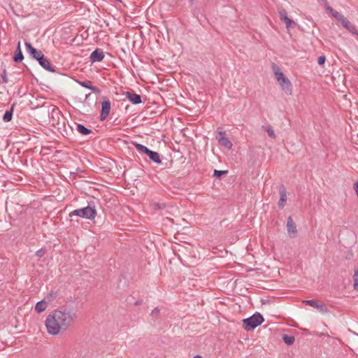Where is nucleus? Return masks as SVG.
<instances>
[{"instance_id":"4","label":"nucleus","mask_w":358,"mask_h":358,"mask_svg":"<svg viewBox=\"0 0 358 358\" xmlns=\"http://www.w3.org/2000/svg\"><path fill=\"white\" fill-rule=\"evenodd\" d=\"M264 321L263 316L258 312L243 320V327L246 331H251L260 326Z\"/></svg>"},{"instance_id":"36","label":"nucleus","mask_w":358,"mask_h":358,"mask_svg":"<svg viewBox=\"0 0 358 358\" xmlns=\"http://www.w3.org/2000/svg\"><path fill=\"white\" fill-rule=\"evenodd\" d=\"M80 85L86 88L90 89V81L82 82L80 83Z\"/></svg>"},{"instance_id":"1","label":"nucleus","mask_w":358,"mask_h":358,"mask_svg":"<svg viewBox=\"0 0 358 358\" xmlns=\"http://www.w3.org/2000/svg\"><path fill=\"white\" fill-rule=\"evenodd\" d=\"M76 320V313L69 310H55L45 321L47 331L52 336L66 331L72 327Z\"/></svg>"},{"instance_id":"31","label":"nucleus","mask_w":358,"mask_h":358,"mask_svg":"<svg viewBox=\"0 0 358 358\" xmlns=\"http://www.w3.org/2000/svg\"><path fill=\"white\" fill-rule=\"evenodd\" d=\"M45 254V250L41 248L36 252V255L38 257H42Z\"/></svg>"},{"instance_id":"25","label":"nucleus","mask_w":358,"mask_h":358,"mask_svg":"<svg viewBox=\"0 0 358 358\" xmlns=\"http://www.w3.org/2000/svg\"><path fill=\"white\" fill-rule=\"evenodd\" d=\"M0 81L3 83H7L8 82V78H7V72L5 69L2 71Z\"/></svg>"},{"instance_id":"38","label":"nucleus","mask_w":358,"mask_h":358,"mask_svg":"<svg viewBox=\"0 0 358 358\" xmlns=\"http://www.w3.org/2000/svg\"><path fill=\"white\" fill-rule=\"evenodd\" d=\"M93 34L95 35V36L93 37V40L95 41L96 43H97L98 34L96 32H94Z\"/></svg>"},{"instance_id":"8","label":"nucleus","mask_w":358,"mask_h":358,"mask_svg":"<svg viewBox=\"0 0 358 358\" xmlns=\"http://www.w3.org/2000/svg\"><path fill=\"white\" fill-rule=\"evenodd\" d=\"M105 52L101 48H96L91 52V64L100 62L105 58Z\"/></svg>"},{"instance_id":"39","label":"nucleus","mask_w":358,"mask_h":358,"mask_svg":"<svg viewBox=\"0 0 358 358\" xmlns=\"http://www.w3.org/2000/svg\"><path fill=\"white\" fill-rule=\"evenodd\" d=\"M59 113H60V112H59V109H58V108H54V109L52 110V114H53V113L59 114Z\"/></svg>"},{"instance_id":"42","label":"nucleus","mask_w":358,"mask_h":358,"mask_svg":"<svg viewBox=\"0 0 358 358\" xmlns=\"http://www.w3.org/2000/svg\"><path fill=\"white\" fill-rule=\"evenodd\" d=\"M140 304H141V301H137L135 302V305H136V306H138Z\"/></svg>"},{"instance_id":"11","label":"nucleus","mask_w":358,"mask_h":358,"mask_svg":"<svg viewBox=\"0 0 358 358\" xmlns=\"http://www.w3.org/2000/svg\"><path fill=\"white\" fill-rule=\"evenodd\" d=\"M124 95L126 98L128 99L129 101L133 104L136 105L142 103L141 96L139 94L131 93L130 92H126Z\"/></svg>"},{"instance_id":"24","label":"nucleus","mask_w":358,"mask_h":358,"mask_svg":"<svg viewBox=\"0 0 358 358\" xmlns=\"http://www.w3.org/2000/svg\"><path fill=\"white\" fill-rule=\"evenodd\" d=\"M303 303L315 308V306L317 304V301L315 299H308L303 301Z\"/></svg>"},{"instance_id":"13","label":"nucleus","mask_w":358,"mask_h":358,"mask_svg":"<svg viewBox=\"0 0 358 358\" xmlns=\"http://www.w3.org/2000/svg\"><path fill=\"white\" fill-rule=\"evenodd\" d=\"M146 155H148V157L150 158V159L152 162L156 163V164L162 163L161 157L158 152L150 150Z\"/></svg>"},{"instance_id":"27","label":"nucleus","mask_w":358,"mask_h":358,"mask_svg":"<svg viewBox=\"0 0 358 358\" xmlns=\"http://www.w3.org/2000/svg\"><path fill=\"white\" fill-rule=\"evenodd\" d=\"M279 15L281 20L284 21L285 19H287V14L285 10H281L279 11Z\"/></svg>"},{"instance_id":"16","label":"nucleus","mask_w":358,"mask_h":358,"mask_svg":"<svg viewBox=\"0 0 358 358\" xmlns=\"http://www.w3.org/2000/svg\"><path fill=\"white\" fill-rule=\"evenodd\" d=\"M48 306V303L44 299H43L36 303L35 310L38 313H42L47 308Z\"/></svg>"},{"instance_id":"12","label":"nucleus","mask_w":358,"mask_h":358,"mask_svg":"<svg viewBox=\"0 0 358 358\" xmlns=\"http://www.w3.org/2000/svg\"><path fill=\"white\" fill-rule=\"evenodd\" d=\"M286 201H287L286 189H285L284 185H281L280 187V199L278 201L279 208L282 209L285 206Z\"/></svg>"},{"instance_id":"23","label":"nucleus","mask_w":358,"mask_h":358,"mask_svg":"<svg viewBox=\"0 0 358 358\" xmlns=\"http://www.w3.org/2000/svg\"><path fill=\"white\" fill-rule=\"evenodd\" d=\"M315 308L319 310L322 313H326L328 312L327 307L323 303H317V304L315 306Z\"/></svg>"},{"instance_id":"34","label":"nucleus","mask_w":358,"mask_h":358,"mask_svg":"<svg viewBox=\"0 0 358 358\" xmlns=\"http://www.w3.org/2000/svg\"><path fill=\"white\" fill-rule=\"evenodd\" d=\"M159 313H160L159 310L157 308H155L154 310H152L150 315L152 317H156L159 315Z\"/></svg>"},{"instance_id":"32","label":"nucleus","mask_w":358,"mask_h":358,"mask_svg":"<svg viewBox=\"0 0 358 358\" xmlns=\"http://www.w3.org/2000/svg\"><path fill=\"white\" fill-rule=\"evenodd\" d=\"M326 61V57L324 55H321L317 59V64L319 65H323Z\"/></svg>"},{"instance_id":"35","label":"nucleus","mask_w":358,"mask_h":358,"mask_svg":"<svg viewBox=\"0 0 358 358\" xmlns=\"http://www.w3.org/2000/svg\"><path fill=\"white\" fill-rule=\"evenodd\" d=\"M354 289L355 290L358 291V278H354V285H353Z\"/></svg>"},{"instance_id":"15","label":"nucleus","mask_w":358,"mask_h":358,"mask_svg":"<svg viewBox=\"0 0 358 358\" xmlns=\"http://www.w3.org/2000/svg\"><path fill=\"white\" fill-rule=\"evenodd\" d=\"M23 59H24V56L21 51L20 42L19 41L18 44H17V49L15 50V54L13 57V60L15 62H20L23 60Z\"/></svg>"},{"instance_id":"17","label":"nucleus","mask_w":358,"mask_h":358,"mask_svg":"<svg viewBox=\"0 0 358 358\" xmlns=\"http://www.w3.org/2000/svg\"><path fill=\"white\" fill-rule=\"evenodd\" d=\"M13 108H14V104H13V106H11V108L10 110H6V113H4V115L3 116V120L5 122H8L11 121L12 117H13Z\"/></svg>"},{"instance_id":"28","label":"nucleus","mask_w":358,"mask_h":358,"mask_svg":"<svg viewBox=\"0 0 358 358\" xmlns=\"http://www.w3.org/2000/svg\"><path fill=\"white\" fill-rule=\"evenodd\" d=\"M91 92L94 93L97 96L101 94V90L98 87L93 85H91Z\"/></svg>"},{"instance_id":"21","label":"nucleus","mask_w":358,"mask_h":358,"mask_svg":"<svg viewBox=\"0 0 358 358\" xmlns=\"http://www.w3.org/2000/svg\"><path fill=\"white\" fill-rule=\"evenodd\" d=\"M262 128L267 132L269 137L272 138H275V131L271 126H263Z\"/></svg>"},{"instance_id":"2","label":"nucleus","mask_w":358,"mask_h":358,"mask_svg":"<svg viewBox=\"0 0 358 358\" xmlns=\"http://www.w3.org/2000/svg\"><path fill=\"white\" fill-rule=\"evenodd\" d=\"M25 46L29 54L36 60L39 64L45 70L50 72H55V69L50 65L49 60L44 57V55L41 50L34 48L31 43L26 42Z\"/></svg>"},{"instance_id":"7","label":"nucleus","mask_w":358,"mask_h":358,"mask_svg":"<svg viewBox=\"0 0 358 358\" xmlns=\"http://www.w3.org/2000/svg\"><path fill=\"white\" fill-rule=\"evenodd\" d=\"M216 138L218 143L227 149H231L233 146L232 143L229 140V138L226 136V134L224 131H220L217 133V136Z\"/></svg>"},{"instance_id":"20","label":"nucleus","mask_w":358,"mask_h":358,"mask_svg":"<svg viewBox=\"0 0 358 358\" xmlns=\"http://www.w3.org/2000/svg\"><path fill=\"white\" fill-rule=\"evenodd\" d=\"M77 130L79 133L83 135H87L90 134V129H87L84 125L81 124H77Z\"/></svg>"},{"instance_id":"9","label":"nucleus","mask_w":358,"mask_h":358,"mask_svg":"<svg viewBox=\"0 0 358 358\" xmlns=\"http://www.w3.org/2000/svg\"><path fill=\"white\" fill-rule=\"evenodd\" d=\"M73 215L90 219V206L88 205L85 208L74 210L69 213L70 217Z\"/></svg>"},{"instance_id":"40","label":"nucleus","mask_w":358,"mask_h":358,"mask_svg":"<svg viewBox=\"0 0 358 358\" xmlns=\"http://www.w3.org/2000/svg\"><path fill=\"white\" fill-rule=\"evenodd\" d=\"M358 278V267L355 270L354 278Z\"/></svg>"},{"instance_id":"5","label":"nucleus","mask_w":358,"mask_h":358,"mask_svg":"<svg viewBox=\"0 0 358 358\" xmlns=\"http://www.w3.org/2000/svg\"><path fill=\"white\" fill-rule=\"evenodd\" d=\"M336 20L340 22L341 24L352 34L358 36V29L356 26L351 23L343 14L339 13L336 17Z\"/></svg>"},{"instance_id":"37","label":"nucleus","mask_w":358,"mask_h":358,"mask_svg":"<svg viewBox=\"0 0 358 358\" xmlns=\"http://www.w3.org/2000/svg\"><path fill=\"white\" fill-rule=\"evenodd\" d=\"M81 36L83 38H87V36H88L87 31H85L83 33H82Z\"/></svg>"},{"instance_id":"43","label":"nucleus","mask_w":358,"mask_h":358,"mask_svg":"<svg viewBox=\"0 0 358 358\" xmlns=\"http://www.w3.org/2000/svg\"><path fill=\"white\" fill-rule=\"evenodd\" d=\"M357 137H358V134H357Z\"/></svg>"},{"instance_id":"14","label":"nucleus","mask_w":358,"mask_h":358,"mask_svg":"<svg viewBox=\"0 0 358 358\" xmlns=\"http://www.w3.org/2000/svg\"><path fill=\"white\" fill-rule=\"evenodd\" d=\"M324 7L325 8L326 10L328 12L329 14H330L332 17L334 18L336 17V16L340 13L336 10L333 9L329 5L327 0H322Z\"/></svg>"},{"instance_id":"29","label":"nucleus","mask_w":358,"mask_h":358,"mask_svg":"<svg viewBox=\"0 0 358 358\" xmlns=\"http://www.w3.org/2000/svg\"><path fill=\"white\" fill-rule=\"evenodd\" d=\"M285 24H286V27L287 29L290 28L292 27V25L293 24H294V21L292 20H291L290 18L287 17V19H285L284 20Z\"/></svg>"},{"instance_id":"41","label":"nucleus","mask_w":358,"mask_h":358,"mask_svg":"<svg viewBox=\"0 0 358 358\" xmlns=\"http://www.w3.org/2000/svg\"><path fill=\"white\" fill-rule=\"evenodd\" d=\"M193 358H203V357L200 355H195L194 357H193Z\"/></svg>"},{"instance_id":"6","label":"nucleus","mask_w":358,"mask_h":358,"mask_svg":"<svg viewBox=\"0 0 358 358\" xmlns=\"http://www.w3.org/2000/svg\"><path fill=\"white\" fill-rule=\"evenodd\" d=\"M101 99V110L99 116V120L100 121H103L108 117V116L110 114L111 110V103L110 101L105 96H102Z\"/></svg>"},{"instance_id":"10","label":"nucleus","mask_w":358,"mask_h":358,"mask_svg":"<svg viewBox=\"0 0 358 358\" xmlns=\"http://www.w3.org/2000/svg\"><path fill=\"white\" fill-rule=\"evenodd\" d=\"M287 229L290 238H295L297 235V229L292 217H289L287 221Z\"/></svg>"},{"instance_id":"19","label":"nucleus","mask_w":358,"mask_h":358,"mask_svg":"<svg viewBox=\"0 0 358 358\" xmlns=\"http://www.w3.org/2000/svg\"><path fill=\"white\" fill-rule=\"evenodd\" d=\"M57 296V294L55 291H51L49 294H48L45 297L44 300L49 304L52 302Z\"/></svg>"},{"instance_id":"30","label":"nucleus","mask_w":358,"mask_h":358,"mask_svg":"<svg viewBox=\"0 0 358 358\" xmlns=\"http://www.w3.org/2000/svg\"><path fill=\"white\" fill-rule=\"evenodd\" d=\"M226 173H227L226 171L215 170L213 176L217 177V178H220V176H222L223 174H224Z\"/></svg>"},{"instance_id":"33","label":"nucleus","mask_w":358,"mask_h":358,"mask_svg":"<svg viewBox=\"0 0 358 358\" xmlns=\"http://www.w3.org/2000/svg\"><path fill=\"white\" fill-rule=\"evenodd\" d=\"M164 207H165V204H164V203H154V208L155 210H161V209L164 208Z\"/></svg>"},{"instance_id":"18","label":"nucleus","mask_w":358,"mask_h":358,"mask_svg":"<svg viewBox=\"0 0 358 358\" xmlns=\"http://www.w3.org/2000/svg\"><path fill=\"white\" fill-rule=\"evenodd\" d=\"M134 145L135 148H136V150L140 153H144V154L147 155V153L150 150V149H148L146 146H145L141 143H134Z\"/></svg>"},{"instance_id":"22","label":"nucleus","mask_w":358,"mask_h":358,"mask_svg":"<svg viewBox=\"0 0 358 358\" xmlns=\"http://www.w3.org/2000/svg\"><path fill=\"white\" fill-rule=\"evenodd\" d=\"M282 339H283L284 342H285L286 344L289 345H290L293 344V343H294V341H295V339H294V336H288V335H287V334H284V335L282 336Z\"/></svg>"},{"instance_id":"3","label":"nucleus","mask_w":358,"mask_h":358,"mask_svg":"<svg viewBox=\"0 0 358 358\" xmlns=\"http://www.w3.org/2000/svg\"><path fill=\"white\" fill-rule=\"evenodd\" d=\"M273 70L277 81L278 82L281 89L288 95L292 93V85L291 81L285 76V74L280 70V68L274 64Z\"/></svg>"},{"instance_id":"26","label":"nucleus","mask_w":358,"mask_h":358,"mask_svg":"<svg viewBox=\"0 0 358 358\" xmlns=\"http://www.w3.org/2000/svg\"><path fill=\"white\" fill-rule=\"evenodd\" d=\"M96 215V211L95 209L94 202L91 200V220H93Z\"/></svg>"}]
</instances>
